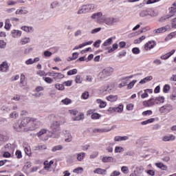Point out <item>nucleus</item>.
<instances>
[{"label": "nucleus", "mask_w": 176, "mask_h": 176, "mask_svg": "<svg viewBox=\"0 0 176 176\" xmlns=\"http://www.w3.org/2000/svg\"><path fill=\"white\" fill-rule=\"evenodd\" d=\"M120 21V19H119V18L118 17L104 15L102 16V23H103V24H105L106 25H108L109 27H112L113 25H116V24H118Z\"/></svg>", "instance_id": "nucleus-1"}, {"label": "nucleus", "mask_w": 176, "mask_h": 176, "mask_svg": "<svg viewBox=\"0 0 176 176\" xmlns=\"http://www.w3.org/2000/svg\"><path fill=\"white\" fill-rule=\"evenodd\" d=\"M113 68L108 67L104 68L102 71L99 73L98 78L99 80H104L107 79L109 76H111L113 74Z\"/></svg>", "instance_id": "nucleus-2"}, {"label": "nucleus", "mask_w": 176, "mask_h": 176, "mask_svg": "<svg viewBox=\"0 0 176 176\" xmlns=\"http://www.w3.org/2000/svg\"><path fill=\"white\" fill-rule=\"evenodd\" d=\"M96 9V6L93 3H89L82 6L78 10V14H86V13H90L93 12Z\"/></svg>", "instance_id": "nucleus-3"}, {"label": "nucleus", "mask_w": 176, "mask_h": 176, "mask_svg": "<svg viewBox=\"0 0 176 176\" xmlns=\"http://www.w3.org/2000/svg\"><path fill=\"white\" fill-rule=\"evenodd\" d=\"M50 128L51 129L53 134L56 135V138H58L61 134V127H60V122L58 121H54Z\"/></svg>", "instance_id": "nucleus-4"}, {"label": "nucleus", "mask_w": 176, "mask_h": 176, "mask_svg": "<svg viewBox=\"0 0 176 176\" xmlns=\"http://www.w3.org/2000/svg\"><path fill=\"white\" fill-rule=\"evenodd\" d=\"M42 126V122L41 120L36 118H31L30 126L28 127V131H32L34 130H36V129H39Z\"/></svg>", "instance_id": "nucleus-5"}, {"label": "nucleus", "mask_w": 176, "mask_h": 176, "mask_svg": "<svg viewBox=\"0 0 176 176\" xmlns=\"http://www.w3.org/2000/svg\"><path fill=\"white\" fill-rule=\"evenodd\" d=\"M102 17H104V16H102V12H101L94 13L91 16V18L95 20V21H97L98 24L102 23Z\"/></svg>", "instance_id": "nucleus-6"}, {"label": "nucleus", "mask_w": 176, "mask_h": 176, "mask_svg": "<svg viewBox=\"0 0 176 176\" xmlns=\"http://www.w3.org/2000/svg\"><path fill=\"white\" fill-rule=\"evenodd\" d=\"M14 130L18 133H21L23 131H28V128L24 129L21 122H16L13 125Z\"/></svg>", "instance_id": "nucleus-7"}, {"label": "nucleus", "mask_w": 176, "mask_h": 176, "mask_svg": "<svg viewBox=\"0 0 176 176\" xmlns=\"http://www.w3.org/2000/svg\"><path fill=\"white\" fill-rule=\"evenodd\" d=\"M19 109L17 106H12L10 109H8V111H14L11 112L9 115L10 119H17L19 118V112L16 111Z\"/></svg>", "instance_id": "nucleus-8"}, {"label": "nucleus", "mask_w": 176, "mask_h": 176, "mask_svg": "<svg viewBox=\"0 0 176 176\" xmlns=\"http://www.w3.org/2000/svg\"><path fill=\"white\" fill-rule=\"evenodd\" d=\"M172 110L173 106L171 104H165L160 108L159 111L160 113H164L166 115L171 112Z\"/></svg>", "instance_id": "nucleus-9"}, {"label": "nucleus", "mask_w": 176, "mask_h": 176, "mask_svg": "<svg viewBox=\"0 0 176 176\" xmlns=\"http://www.w3.org/2000/svg\"><path fill=\"white\" fill-rule=\"evenodd\" d=\"M31 118L25 117L21 120V124L23 129H28L31 126Z\"/></svg>", "instance_id": "nucleus-10"}, {"label": "nucleus", "mask_w": 176, "mask_h": 176, "mask_svg": "<svg viewBox=\"0 0 176 176\" xmlns=\"http://www.w3.org/2000/svg\"><path fill=\"white\" fill-rule=\"evenodd\" d=\"M63 134L64 137L65 138V141L66 142H72V135H71V133L68 130H63Z\"/></svg>", "instance_id": "nucleus-11"}, {"label": "nucleus", "mask_w": 176, "mask_h": 176, "mask_svg": "<svg viewBox=\"0 0 176 176\" xmlns=\"http://www.w3.org/2000/svg\"><path fill=\"white\" fill-rule=\"evenodd\" d=\"M156 46V42L154 41H150L144 45V50L148 52L151 49H153Z\"/></svg>", "instance_id": "nucleus-12"}, {"label": "nucleus", "mask_w": 176, "mask_h": 176, "mask_svg": "<svg viewBox=\"0 0 176 176\" xmlns=\"http://www.w3.org/2000/svg\"><path fill=\"white\" fill-rule=\"evenodd\" d=\"M142 171H144V168L142 166H137L134 173L129 176H140L142 174Z\"/></svg>", "instance_id": "nucleus-13"}, {"label": "nucleus", "mask_w": 176, "mask_h": 176, "mask_svg": "<svg viewBox=\"0 0 176 176\" xmlns=\"http://www.w3.org/2000/svg\"><path fill=\"white\" fill-rule=\"evenodd\" d=\"M21 34H23L21 30H13L11 31L12 38H20V36H21Z\"/></svg>", "instance_id": "nucleus-14"}, {"label": "nucleus", "mask_w": 176, "mask_h": 176, "mask_svg": "<svg viewBox=\"0 0 176 176\" xmlns=\"http://www.w3.org/2000/svg\"><path fill=\"white\" fill-rule=\"evenodd\" d=\"M78 162H83L85 157H86V153H78L76 154Z\"/></svg>", "instance_id": "nucleus-15"}, {"label": "nucleus", "mask_w": 176, "mask_h": 176, "mask_svg": "<svg viewBox=\"0 0 176 176\" xmlns=\"http://www.w3.org/2000/svg\"><path fill=\"white\" fill-rule=\"evenodd\" d=\"M8 69H9V65H8V63L3 62L0 65L1 72H7Z\"/></svg>", "instance_id": "nucleus-16"}, {"label": "nucleus", "mask_w": 176, "mask_h": 176, "mask_svg": "<svg viewBox=\"0 0 176 176\" xmlns=\"http://www.w3.org/2000/svg\"><path fill=\"white\" fill-rule=\"evenodd\" d=\"M54 162L53 160H51L50 162L49 161H45L44 162V169L46 170V171H49L52 167V165L54 164Z\"/></svg>", "instance_id": "nucleus-17"}, {"label": "nucleus", "mask_w": 176, "mask_h": 176, "mask_svg": "<svg viewBox=\"0 0 176 176\" xmlns=\"http://www.w3.org/2000/svg\"><path fill=\"white\" fill-rule=\"evenodd\" d=\"M108 131H111V129L100 128V129H95L93 130V133H108Z\"/></svg>", "instance_id": "nucleus-18"}, {"label": "nucleus", "mask_w": 176, "mask_h": 176, "mask_svg": "<svg viewBox=\"0 0 176 176\" xmlns=\"http://www.w3.org/2000/svg\"><path fill=\"white\" fill-rule=\"evenodd\" d=\"M174 53H175V50H173L170 52H168L167 54L161 56L160 58H162V60H167V58L171 57V56H173Z\"/></svg>", "instance_id": "nucleus-19"}, {"label": "nucleus", "mask_w": 176, "mask_h": 176, "mask_svg": "<svg viewBox=\"0 0 176 176\" xmlns=\"http://www.w3.org/2000/svg\"><path fill=\"white\" fill-rule=\"evenodd\" d=\"M144 105L146 107H153L156 104V100L154 98H151L146 102H144Z\"/></svg>", "instance_id": "nucleus-20"}, {"label": "nucleus", "mask_w": 176, "mask_h": 176, "mask_svg": "<svg viewBox=\"0 0 176 176\" xmlns=\"http://www.w3.org/2000/svg\"><path fill=\"white\" fill-rule=\"evenodd\" d=\"M156 167L160 168V170H163L164 171H167V166L164 165V164L162 162L155 163Z\"/></svg>", "instance_id": "nucleus-21"}, {"label": "nucleus", "mask_w": 176, "mask_h": 176, "mask_svg": "<svg viewBox=\"0 0 176 176\" xmlns=\"http://www.w3.org/2000/svg\"><path fill=\"white\" fill-rule=\"evenodd\" d=\"M175 140V137L173 135H166L162 138V140L164 142L174 141Z\"/></svg>", "instance_id": "nucleus-22"}, {"label": "nucleus", "mask_w": 176, "mask_h": 176, "mask_svg": "<svg viewBox=\"0 0 176 176\" xmlns=\"http://www.w3.org/2000/svg\"><path fill=\"white\" fill-rule=\"evenodd\" d=\"M94 173L95 174H99V175H104L106 174L107 170H104V169H101V168H96V169H95V170H94Z\"/></svg>", "instance_id": "nucleus-23"}, {"label": "nucleus", "mask_w": 176, "mask_h": 176, "mask_svg": "<svg viewBox=\"0 0 176 176\" xmlns=\"http://www.w3.org/2000/svg\"><path fill=\"white\" fill-rule=\"evenodd\" d=\"M102 162L103 163H111L113 162V157H103L102 158Z\"/></svg>", "instance_id": "nucleus-24"}, {"label": "nucleus", "mask_w": 176, "mask_h": 176, "mask_svg": "<svg viewBox=\"0 0 176 176\" xmlns=\"http://www.w3.org/2000/svg\"><path fill=\"white\" fill-rule=\"evenodd\" d=\"M21 30L23 31H25V32H32V31H34V28L31 26H22L21 28Z\"/></svg>", "instance_id": "nucleus-25"}, {"label": "nucleus", "mask_w": 176, "mask_h": 176, "mask_svg": "<svg viewBox=\"0 0 176 176\" xmlns=\"http://www.w3.org/2000/svg\"><path fill=\"white\" fill-rule=\"evenodd\" d=\"M139 16H140V17H146L147 16H149L148 8L140 11Z\"/></svg>", "instance_id": "nucleus-26"}, {"label": "nucleus", "mask_w": 176, "mask_h": 176, "mask_svg": "<svg viewBox=\"0 0 176 176\" xmlns=\"http://www.w3.org/2000/svg\"><path fill=\"white\" fill-rule=\"evenodd\" d=\"M97 104H99L100 108H105L107 107V102L105 101L101 100V99L96 100Z\"/></svg>", "instance_id": "nucleus-27"}, {"label": "nucleus", "mask_w": 176, "mask_h": 176, "mask_svg": "<svg viewBox=\"0 0 176 176\" xmlns=\"http://www.w3.org/2000/svg\"><path fill=\"white\" fill-rule=\"evenodd\" d=\"M107 100L111 102H114L118 100V96L110 95L107 97Z\"/></svg>", "instance_id": "nucleus-28"}, {"label": "nucleus", "mask_w": 176, "mask_h": 176, "mask_svg": "<svg viewBox=\"0 0 176 176\" xmlns=\"http://www.w3.org/2000/svg\"><path fill=\"white\" fill-rule=\"evenodd\" d=\"M52 76L54 77V79H63L65 76L61 73H53Z\"/></svg>", "instance_id": "nucleus-29"}, {"label": "nucleus", "mask_w": 176, "mask_h": 176, "mask_svg": "<svg viewBox=\"0 0 176 176\" xmlns=\"http://www.w3.org/2000/svg\"><path fill=\"white\" fill-rule=\"evenodd\" d=\"M176 36V31L170 33L165 38V42H167V41H170V39H173V38H174V36Z\"/></svg>", "instance_id": "nucleus-30"}, {"label": "nucleus", "mask_w": 176, "mask_h": 176, "mask_svg": "<svg viewBox=\"0 0 176 176\" xmlns=\"http://www.w3.org/2000/svg\"><path fill=\"white\" fill-rule=\"evenodd\" d=\"M63 148L64 146H63V145L61 144L55 146L52 148V152H57V151H63Z\"/></svg>", "instance_id": "nucleus-31"}, {"label": "nucleus", "mask_w": 176, "mask_h": 176, "mask_svg": "<svg viewBox=\"0 0 176 176\" xmlns=\"http://www.w3.org/2000/svg\"><path fill=\"white\" fill-rule=\"evenodd\" d=\"M148 16H151V17H156V16H157V11L148 8Z\"/></svg>", "instance_id": "nucleus-32"}, {"label": "nucleus", "mask_w": 176, "mask_h": 176, "mask_svg": "<svg viewBox=\"0 0 176 176\" xmlns=\"http://www.w3.org/2000/svg\"><path fill=\"white\" fill-rule=\"evenodd\" d=\"M148 93L152 94L153 93L152 89H145L144 93L142 94L141 96L142 98H146V97L149 96Z\"/></svg>", "instance_id": "nucleus-33"}, {"label": "nucleus", "mask_w": 176, "mask_h": 176, "mask_svg": "<svg viewBox=\"0 0 176 176\" xmlns=\"http://www.w3.org/2000/svg\"><path fill=\"white\" fill-rule=\"evenodd\" d=\"M176 12V1L173 4V6L169 8V13L174 14Z\"/></svg>", "instance_id": "nucleus-34"}, {"label": "nucleus", "mask_w": 176, "mask_h": 176, "mask_svg": "<svg viewBox=\"0 0 176 176\" xmlns=\"http://www.w3.org/2000/svg\"><path fill=\"white\" fill-rule=\"evenodd\" d=\"M113 43V38H109L103 43L102 46H111V44Z\"/></svg>", "instance_id": "nucleus-35"}, {"label": "nucleus", "mask_w": 176, "mask_h": 176, "mask_svg": "<svg viewBox=\"0 0 176 176\" xmlns=\"http://www.w3.org/2000/svg\"><path fill=\"white\" fill-rule=\"evenodd\" d=\"M58 6H60V3L57 1H53L50 4L51 9H56V8H58Z\"/></svg>", "instance_id": "nucleus-36"}, {"label": "nucleus", "mask_w": 176, "mask_h": 176, "mask_svg": "<svg viewBox=\"0 0 176 176\" xmlns=\"http://www.w3.org/2000/svg\"><path fill=\"white\" fill-rule=\"evenodd\" d=\"M61 102L65 105H69V104L72 103V100L68 98H66L65 99L62 100Z\"/></svg>", "instance_id": "nucleus-37"}, {"label": "nucleus", "mask_w": 176, "mask_h": 176, "mask_svg": "<svg viewBox=\"0 0 176 176\" xmlns=\"http://www.w3.org/2000/svg\"><path fill=\"white\" fill-rule=\"evenodd\" d=\"M30 41L31 40L30 39L29 37L23 38L21 40V45H26V43H30Z\"/></svg>", "instance_id": "nucleus-38"}, {"label": "nucleus", "mask_w": 176, "mask_h": 176, "mask_svg": "<svg viewBox=\"0 0 176 176\" xmlns=\"http://www.w3.org/2000/svg\"><path fill=\"white\" fill-rule=\"evenodd\" d=\"M46 133H47V129H42L41 130H40L39 132H38L36 133L37 137H42V135H43V134H46Z\"/></svg>", "instance_id": "nucleus-39"}, {"label": "nucleus", "mask_w": 176, "mask_h": 176, "mask_svg": "<svg viewBox=\"0 0 176 176\" xmlns=\"http://www.w3.org/2000/svg\"><path fill=\"white\" fill-rule=\"evenodd\" d=\"M153 122H155V118H150L148 120L142 122L141 124H142V126H145L146 124H148V123H153Z\"/></svg>", "instance_id": "nucleus-40"}, {"label": "nucleus", "mask_w": 176, "mask_h": 176, "mask_svg": "<svg viewBox=\"0 0 176 176\" xmlns=\"http://www.w3.org/2000/svg\"><path fill=\"white\" fill-rule=\"evenodd\" d=\"M55 87L56 89H57V90L63 91L65 89V87L64 86V84H56Z\"/></svg>", "instance_id": "nucleus-41"}, {"label": "nucleus", "mask_w": 176, "mask_h": 176, "mask_svg": "<svg viewBox=\"0 0 176 176\" xmlns=\"http://www.w3.org/2000/svg\"><path fill=\"white\" fill-rule=\"evenodd\" d=\"M154 34H162V32H166L164 27L160 28L153 31Z\"/></svg>", "instance_id": "nucleus-42"}, {"label": "nucleus", "mask_w": 176, "mask_h": 176, "mask_svg": "<svg viewBox=\"0 0 176 176\" xmlns=\"http://www.w3.org/2000/svg\"><path fill=\"white\" fill-rule=\"evenodd\" d=\"M155 103L159 104V102H164V96H160L157 97L155 99Z\"/></svg>", "instance_id": "nucleus-43"}, {"label": "nucleus", "mask_w": 176, "mask_h": 176, "mask_svg": "<svg viewBox=\"0 0 176 176\" xmlns=\"http://www.w3.org/2000/svg\"><path fill=\"white\" fill-rule=\"evenodd\" d=\"M135 83H137V80H132L129 84H128L127 89H133V87H134V85H135Z\"/></svg>", "instance_id": "nucleus-44"}, {"label": "nucleus", "mask_w": 176, "mask_h": 176, "mask_svg": "<svg viewBox=\"0 0 176 176\" xmlns=\"http://www.w3.org/2000/svg\"><path fill=\"white\" fill-rule=\"evenodd\" d=\"M124 148H123V147L122 146H116L115 148L116 153H120L121 152H124Z\"/></svg>", "instance_id": "nucleus-45"}, {"label": "nucleus", "mask_w": 176, "mask_h": 176, "mask_svg": "<svg viewBox=\"0 0 176 176\" xmlns=\"http://www.w3.org/2000/svg\"><path fill=\"white\" fill-rule=\"evenodd\" d=\"M76 74H78V69H74L67 72V75L69 76H71V75H76Z\"/></svg>", "instance_id": "nucleus-46"}, {"label": "nucleus", "mask_w": 176, "mask_h": 176, "mask_svg": "<svg viewBox=\"0 0 176 176\" xmlns=\"http://www.w3.org/2000/svg\"><path fill=\"white\" fill-rule=\"evenodd\" d=\"M45 149H47L46 145H39L36 147V151H43Z\"/></svg>", "instance_id": "nucleus-47"}, {"label": "nucleus", "mask_w": 176, "mask_h": 176, "mask_svg": "<svg viewBox=\"0 0 176 176\" xmlns=\"http://www.w3.org/2000/svg\"><path fill=\"white\" fill-rule=\"evenodd\" d=\"M91 119H94V120L100 119V118H101V115L97 113H94L91 116Z\"/></svg>", "instance_id": "nucleus-48"}, {"label": "nucleus", "mask_w": 176, "mask_h": 176, "mask_svg": "<svg viewBox=\"0 0 176 176\" xmlns=\"http://www.w3.org/2000/svg\"><path fill=\"white\" fill-rule=\"evenodd\" d=\"M28 12L27 10H16V14H27Z\"/></svg>", "instance_id": "nucleus-49"}, {"label": "nucleus", "mask_w": 176, "mask_h": 176, "mask_svg": "<svg viewBox=\"0 0 176 176\" xmlns=\"http://www.w3.org/2000/svg\"><path fill=\"white\" fill-rule=\"evenodd\" d=\"M118 47H119V45L116 43H114L113 45V48H111L110 50H109V48H108L109 50V53H112V52H115V50H116V49H118Z\"/></svg>", "instance_id": "nucleus-50"}, {"label": "nucleus", "mask_w": 176, "mask_h": 176, "mask_svg": "<svg viewBox=\"0 0 176 176\" xmlns=\"http://www.w3.org/2000/svg\"><path fill=\"white\" fill-rule=\"evenodd\" d=\"M121 171L124 173V174H129V167L127 166H122L121 168Z\"/></svg>", "instance_id": "nucleus-51"}, {"label": "nucleus", "mask_w": 176, "mask_h": 176, "mask_svg": "<svg viewBox=\"0 0 176 176\" xmlns=\"http://www.w3.org/2000/svg\"><path fill=\"white\" fill-rule=\"evenodd\" d=\"M8 136L3 135L0 133V141L3 142H6V141H8Z\"/></svg>", "instance_id": "nucleus-52"}, {"label": "nucleus", "mask_w": 176, "mask_h": 176, "mask_svg": "<svg viewBox=\"0 0 176 176\" xmlns=\"http://www.w3.org/2000/svg\"><path fill=\"white\" fill-rule=\"evenodd\" d=\"M73 172L76 173V174H79V173L83 172V168H82V167L76 168L73 170Z\"/></svg>", "instance_id": "nucleus-53"}, {"label": "nucleus", "mask_w": 176, "mask_h": 176, "mask_svg": "<svg viewBox=\"0 0 176 176\" xmlns=\"http://www.w3.org/2000/svg\"><path fill=\"white\" fill-rule=\"evenodd\" d=\"M140 48L138 47H133L132 49V53H133V54H140Z\"/></svg>", "instance_id": "nucleus-54"}, {"label": "nucleus", "mask_w": 176, "mask_h": 176, "mask_svg": "<svg viewBox=\"0 0 176 176\" xmlns=\"http://www.w3.org/2000/svg\"><path fill=\"white\" fill-rule=\"evenodd\" d=\"M170 89V87L169 85H165L163 89L164 93H168Z\"/></svg>", "instance_id": "nucleus-55"}, {"label": "nucleus", "mask_w": 176, "mask_h": 176, "mask_svg": "<svg viewBox=\"0 0 176 176\" xmlns=\"http://www.w3.org/2000/svg\"><path fill=\"white\" fill-rule=\"evenodd\" d=\"M116 112H122L123 111V105L120 104L118 107H115Z\"/></svg>", "instance_id": "nucleus-56"}, {"label": "nucleus", "mask_w": 176, "mask_h": 176, "mask_svg": "<svg viewBox=\"0 0 176 176\" xmlns=\"http://www.w3.org/2000/svg\"><path fill=\"white\" fill-rule=\"evenodd\" d=\"M43 79L45 80V82H46V83H53V79H52L50 77H43Z\"/></svg>", "instance_id": "nucleus-57"}, {"label": "nucleus", "mask_w": 176, "mask_h": 176, "mask_svg": "<svg viewBox=\"0 0 176 176\" xmlns=\"http://www.w3.org/2000/svg\"><path fill=\"white\" fill-rule=\"evenodd\" d=\"M10 27H12V25L9 24V19H7V20L6 21L5 28H6V30H7L8 31H9V30H10Z\"/></svg>", "instance_id": "nucleus-58"}, {"label": "nucleus", "mask_w": 176, "mask_h": 176, "mask_svg": "<svg viewBox=\"0 0 176 176\" xmlns=\"http://www.w3.org/2000/svg\"><path fill=\"white\" fill-rule=\"evenodd\" d=\"M153 63L154 64V65H162V60L160 59H155L153 61Z\"/></svg>", "instance_id": "nucleus-59"}, {"label": "nucleus", "mask_w": 176, "mask_h": 176, "mask_svg": "<svg viewBox=\"0 0 176 176\" xmlns=\"http://www.w3.org/2000/svg\"><path fill=\"white\" fill-rule=\"evenodd\" d=\"M75 82L76 83H82V78H80V75H77L76 76V78H75Z\"/></svg>", "instance_id": "nucleus-60"}, {"label": "nucleus", "mask_w": 176, "mask_h": 176, "mask_svg": "<svg viewBox=\"0 0 176 176\" xmlns=\"http://www.w3.org/2000/svg\"><path fill=\"white\" fill-rule=\"evenodd\" d=\"M100 31H101V28H97L93 29L91 31V34H97V32H100Z\"/></svg>", "instance_id": "nucleus-61"}, {"label": "nucleus", "mask_w": 176, "mask_h": 176, "mask_svg": "<svg viewBox=\"0 0 176 176\" xmlns=\"http://www.w3.org/2000/svg\"><path fill=\"white\" fill-rule=\"evenodd\" d=\"M53 53L50 52V51H45L44 52V56L45 57H51Z\"/></svg>", "instance_id": "nucleus-62"}, {"label": "nucleus", "mask_w": 176, "mask_h": 176, "mask_svg": "<svg viewBox=\"0 0 176 176\" xmlns=\"http://www.w3.org/2000/svg\"><path fill=\"white\" fill-rule=\"evenodd\" d=\"M100 43H101V40H97L94 43V47H100Z\"/></svg>", "instance_id": "nucleus-63"}, {"label": "nucleus", "mask_w": 176, "mask_h": 176, "mask_svg": "<svg viewBox=\"0 0 176 176\" xmlns=\"http://www.w3.org/2000/svg\"><path fill=\"white\" fill-rule=\"evenodd\" d=\"M171 25L172 28H176V17L172 20Z\"/></svg>", "instance_id": "nucleus-64"}]
</instances>
